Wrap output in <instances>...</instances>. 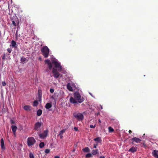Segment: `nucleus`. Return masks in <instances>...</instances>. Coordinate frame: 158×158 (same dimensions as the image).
I'll return each mask as SVG.
<instances>
[{"mask_svg":"<svg viewBox=\"0 0 158 158\" xmlns=\"http://www.w3.org/2000/svg\"><path fill=\"white\" fill-rule=\"evenodd\" d=\"M11 44L12 47L15 48L17 47L18 45L16 44V42L14 40H12L11 41Z\"/></svg>","mask_w":158,"mask_h":158,"instance_id":"dca6fc26","label":"nucleus"},{"mask_svg":"<svg viewBox=\"0 0 158 158\" xmlns=\"http://www.w3.org/2000/svg\"><path fill=\"white\" fill-rule=\"evenodd\" d=\"M82 150L84 152H89L90 151L88 147H86L85 148H83L82 149Z\"/></svg>","mask_w":158,"mask_h":158,"instance_id":"aec40b11","label":"nucleus"},{"mask_svg":"<svg viewBox=\"0 0 158 158\" xmlns=\"http://www.w3.org/2000/svg\"><path fill=\"white\" fill-rule=\"evenodd\" d=\"M137 147H135L133 146L132 147H131V148H130L128 150V152H131L132 153H134L135 152H136L137 151Z\"/></svg>","mask_w":158,"mask_h":158,"instance_id":"f8f14e48","label":"nucleus"},{"mask_svg":"<svg viewBox=\"0 0 158 158\" xmlns=\"http://www.w3.org/2000/svg\"><path fill=\"white\" fill-rule=\"evenodd\" d=\"M12 22L14 26H16L17 25L16 23H15V22L14 21V20L12 21Z\"/></svg>","mask_w":158,"mask_h":158,"instance_id":"4c0bfd02","label":"nucleus"},{"mask_svg":"<svg viewBox=\"0 0 158 158\" xmlns=\"http://www.w3.org/2000/svg\"><path fill=\"white\" fill-rule=\"evenodd\" d=\"M98 121H99V122L100 123H101V121H100V119H99V120Z\"/></svg>","mask_w":158,"mask_h":158,"instance_id":"8fccbe9b","label":"nucleus"},{"mask_svg":"<svg viewBox=\"0 0 158 158\" xmlns=\"http://www.w3.org/2000/svg\"><path fill=\"white\" fill-rule=\"evenodd\" d=\"M98 142H97L96 144H94V147H93V148H96L98 144Z\"/></svg>","mask_w":158,"mask_h":158,"instance_id":"72a5a7b5","label":"nucleus"},{"mask_svg":"<svg viewBox=\"0 0 158 158\" xmlns=\"http://www.w3.org/2000/svg\"><path fill=\"white\" fill-rule=\"evenodd\" d=\"M67 89L70 91H73V88L71 85V84L70 83H68L67 84Z\"/></svg>","mask_w":158,"mask_h":158,"instance_id":"f3484780","label":"nucleus"},{"mask_svg":"<svg viewBox=\"0 0 158 158\" xmlns=\"http://www.w3.org/2000/svg\"><path fill=\"white\" fill-rule=\"evenodd\" d=\"M44 146V142H41L39 144V147L40 148H43Z\"/></svg>","mask_w":158,"mask_h":158,"instance_id":"b1692460","label":"nucleus"},{"mask_svg":"<svg viewBox=\"0 0 158 158\" xmlns=\"http://www.w3.org/2000/svg\"><path fill=\"white\" fill-rule=\"evenodd\" d=\"M7 51L9 53H10L12 51L11 48H8Z\"/></svg>","mask_w":158,"mask_h":158,"instance_id":"f704fd0d","label":"nucleus"},{"mask_svg":"<svg viewBox=\"0 0 158 158\" xmlns=\"http://www.w3.org/2000/svg\"><path fill=\"white\" fill-rule=\"evenodd\" d=\"M50 91L51 93H53L54 92V89H51L50 90Z\"/></svg>","mask_w":158,"mask_h":158,"instance_id":"58836bf2","label":"nucleus"},{"mask_svg":"<svg viewBox=\"0 0 158 158\" xmlns=\"http://www.w3.org/2000/svg\"><path fill=\"white\" fill-rule=\"evenodd\" d=\"M26 60V58L24 57H21V61L22 62H25Z\"/></svg>","mask_w":158,"mask_h":158,"instance_id":"c756f323","label":"nucleus"},{"mask_svg":"<svg viewBox=\"0 0 158 158\" xmlns=\"http://www.w3.org/2000/svg\"><path fill=\"white\" fill-rule=\"evenodd\" d=\"M11 129L12 131L13 132L14 135H15V132L16 131L17 127L15 125H12L11 126Z\"/></svg>","mask_w":158,"mask_h":158,"instance_id":"9b49d317","label":"nucleus"},{"mask_svg":"<svg viewBox=\"0 0 158 158\" xmlns=\"http://www.w3.org/2000/svg\"><path fill=\"white\" fill-rule=\"evenodd\" d=\"M74 146L76 147H77V145H76V144H75L74 145Z\"/></svg>","mask_w":158,"mask_h":158,"instance_id":"09e8293b","label":"nucleus"},{"mask_svg":"<svg viewBox=\"0 0 158 158\" xmlns=\"http://www.w3.org/2000/svg\"><path fill=\"white\" fill-rule=\"evenodd\" d=\"M131 140L132 141V144L134 143V142H135L136 143H140L141 141V140L137 137H134L131 139Z\"/></svg>","mask_w":158,"mask_h":158,"instance_id":"0eeeda50","label":"nucleus"},{"mask_svg":"<svg viewBox=\"0 0 158 158\" xmlns=\"http://www.w3.org/2000/svg\"><path fill=\"white\" fill-rule=\"evenodd\" d=\"M153 156L156 158H158V151L154 150L152 152Z\"/></svg>","mask_w":158,"mask_h":158,"instance_id":"ddd939ff","label":"nucleus"},{"mask_svg":"<svg viewBox=\"0 0 158 158\" xmlns=\"http://www.w3.org/2000/svg\"><path fill=\"white\" fill-rule=\"evenodd\" d=\"M69 101L70 103L73 104H75L77 103V101L74 98L72 97H71L69 99Z\"/></svg>","mask_w":158,"mask_h":158,"instance_id":"1a4fd4ad","label":"nucleus"},{"mask_svg":"<svg viewBox=\"0 0 158 158\" xmlns=\"http://www.w3.org/2000/svg\"><path fill=\"white\" fill-rule=\"evenodd\" d=\"M108 130L110 132H112L114 131V129L111 127H108Z\"/></svg>","mask_w":158,"mask_h":158,"instance_id":"a878e982","label":"nucleus"},{"mask_svg":"<svg viewBox=\"0 0 158 158\" xmlns=\"http://www.w3.org/2000/svg\"><path fill=\"white\" fill-rule=\"evenodd\" d=\"M42 111L41 110L39 109L37 111V114L38 116H40L42 114Z\"/></svg>","mask_w":158,"mask_h":158,"instance_id":"412c9836","label":"nucleus"},{"mask_svg":"<svg viewBox=\"0 0 158 158\" xmlns=\"http://www.w3.org/2000/svg\"><path fill=\"white\" fill-rule=\"evenodd\" d=\"M52 64L55 65V67L52 69V73L53 76L56 78L59 77L60 75L59 73L57 71V70L59 71H60L61 70L62 68L60 66V64L57 61L53 60L52 61Z\"/></svg>","mask_w":158,"mask_h":158,"instance_id":"f257e3e1","label":"nucleus"},{"mask_svg":"<svg viewBox=\"0 0 158 158\" xmlns=\"http://www.w3.org/2000/svg\"><path fill=\"white\" fill-rule=\"evenodd\" d=\"M42 55L45 58H47L49 55V50L47 46L43 47L41 49Z\"/></svg>","mask_w":158,"mask_h":158,"instance_id":"f03ea898","label":"nucleus"},{"mask_svg":"<svg viewBox=\"0 0 158 158\" xmlns=\"http://www.w3.org/2000/svg\"><path fill=\"white\" fill-rule=\"evenodd\" d=\"M98 149L93 150L92 151V154L94 155H96L98 153Z\"/></svg>","mask_w":158,"mask_h":158,"instance_id":"4be33fe9","label":"nucleus"},{"mask_svg":"<svg viewBox=\"0 0 158 158\" xmlns=\"http://www.w3.org/2000/svg\"><path fill=\"white\" fill-rule=\"evenodd\" d=\"M10 123L11 124H15V122L14 120L12 119H11L10 120Z\"/></svg>","mask_w":158,"mask_h":158,"instance_id":"c9c22d12","label":"nucleus"},{"mask_svg":"<svg viewBox=\"0 0 158 158\" xmlns=\"http://www.w3.org/2000/svg\"><path fill=\"white\" fill-rule=\"evenodd\" d=\"M6 54L5 53H4L3 54V55L2 56V59L3 60H5V58H6Z\"/></svg>","mask_w":158,"mask_h":158,"instance_id":"7c9ffc66","label":"nucleus"},{"mask_svg":"<svg viewBox=\"0 0 158 158\" xmlns=\"http://www.w3.org/2000/svg\"><path fill=\"white\" fill-rule=\"evenodd\" d=\"M29 157L30 158H35L33 154L31 152H30L29 154Z\"/></svg>","mask_w":158,"mask_h":158,"instance_id":"c85d7f7f","label":"nucleus"},{"mask_svg":"<svg viewBox=\"0 0 158 158\" xmlns=\"http://www.w3.org/2000/svg\"><path fill=\"white\" fill-rule=\"evenodd\" d=\"M92 154H91L90 153H88L85 155V157L86 158L91 157L92 156Z\"/></svg>","mask_w":158,"mask_h":158,"instance_id":"393cba45","label":"nucleus"},{"mask_svg":"<svg viewBox=\"0 0 158 158\" xmlns=\"http://www.w3.org/2000/svg\"><path fill=\"white\" fill-rule=\"evenodd\" d=\"M31 106L29 105H25L23 107L24 109L26 111H30Z\"/></svg>","mask_w":158,"mask_h":158,"instance_id":"2eb2a0df","label":"nucleus"},{"mask_svg":"<svg viewBox=\"0 0 158 158\" xmlns=\"http://www.w3.org/2000/svg\"><path fill=\"white\" fill-rule=\"evenodd\" d=\"M59 135L60 138V139H62L63 137L62 135L59 134Z\"/></svg>","mask_w":158,"mask_h":158,"instance_id":"a19ab883","label":"nucleus"},{"mask_svg":"<svg viewBox=\"0 0 158 158\" xmlns=\"http://www.w3.org/2000/svg\"><path fill=\"white\" fill-rule=\"evenodd\" d=\"M36 142V140L33 137H28L27 139V144L28 146H31Z\"/></svg>","mask_w":158,"mask_h":158,"instance_id":"39448f33","label":"nucleus"},{"mask_svg":"<svg viewBox=\"0 0 158 158\" xmlns=\"http://www.w3.org/2000/svg\"><path fill=\"white\" fill-rule=\"evenodd\" d=\"M75 149H74L73 150V151H73V152H75Z\"/></svg>","mask_w":158,"mask_h":158,"instance_id":"de8ad7c7","label":"nucleus"},{"mask_svg":"<svg viewBox=\"0 0 158 158\" xmlns=\"http://www.w3.org/2000/svg\"><path fill=\"white\" fill-rule=\"evenodd\" d=\"M54 158H60V156H55Z\"/></svg>","mask_w":158,"mask_h":158,"instance_id":"c03bdc74","label":"nucleus"},{"mask_svg":"<svg viewBox=\"0 0 158 158\" xmlns=\"http://www.w3.org/2000/svg\"><path fill=\"white\" fill-rule=\"evenodd\" d=\"M45 63L47 64H49L51 63L50 61L49 60L47 59L45 60Z\"/></svg>","mask_w":158,"mask_h":158,"instance_id":"cd10ccee","label":"nucleus"},{"mask_svg":"<svg viewBox=\"0 0 158 158\" xmlns=\"http://www.w3.org/2000/svg\"><path fill=\"white\" fill-rule=\"evenodd\" d=\"M39 60L40 61H41L42 60V58L41 57H39Z\"/></svg>","mask_w":158,"mask_h":158,"instance_id":"a18cd8bd","label":"nucleus"},{"mask_svg":"<svg viewBox=\"0 0 158 158\" xmlns=\"http://www.w3.org/2000/svg\"><path fill=\"white\" fill-rule=\"evenodd\" d=\"M52 63H50L49 64H48V68L49 69V70L51 69L52 68Z\"/></svg>","mask_w":158,"mask_h":158,"instance_id":"bb28decb","label":"nucleus"},{"mask_svg":"<svg viewBox=\"0 0 158 158\" xmlns=\"http://www.w3.org/2000/svg\"><path fill=\"white\" fill-rule=\"evenodd\" d=\"M73 116L78 121H81L84 118V116L82 113L75 112L73 113Z\"/></svg>","mask_w":158,"mask_h":158,"instance_id":"20e7f679","label":"nucleus"},{"mask_svg":"<svg viewBox=\"0 0 158 158\" xmlns=\"http://www.w3.org/2000/svg\"><path fill=\"white\" fill-rule=\"evenodd\" d=\"M129 133L130 134H131L132 133V131L131 130H129Z\"/></svg>","mask_w":158,"mask_h":158,"instance_id":"49530a36","label":"nucleus"},{"mask_svg":"<svg viewBox=\"0 0 158 158\" xmlns=\"http://www.w3.org/2000/svg\"><path fill=\"white\" fill-rule=\"evenodd\" d=\"M74 129L75 131H78V128L77 127H75L74 128Z\"/></svg>","mask_w":158,"mask_h":158,"instance_id":"79ce46f5","label":"nucleus"},{"mask_svg":"<svg viewBox=\"0 0 158 158\" xmlns=\"http://www.w3.org/2000/svg\"><path fill=\"white\" fill-rule=\"evenodd\" d=\"M65 132V130L64 129H63V130H62L60 132V134H62H62L64 133V132Z\"/></svg>","mask_w":158,"mask_h":158,"instance_id":"473e14b6","label":"nucleus"},{"mask_svg":"<svg viewBox=\"0 0 158 158\" xmlns=\"http://www.w3.org/2000/svg\"><path fill=\"white\" fill-rule=\"evenodd\" d=\"M99 157L100 158H105V156H101Z\"/></svg>","mask_w":158,"mask_h":158,"instance_id":"37998d69","label":"nucleus"},{"mask_svg":"<svg viewBox=\"0 0 158 158\" xmlns=\"http://www.w3.org/2000/svg\"><path fill=\"white\" fill-rule=\"evenodd\" d=\"M38 103L37 100H35L33 102V106H38Z\"/></svg>","mask_w":158,"mask_h":158,"instance_id":"5701e85b","label":"nucleus"},{"mask_svg":"<svg viewBox=\"0 0 158 158\" xmlns=\"http://www.w3.org/2000/svg\"><path fill=\"white\" fill-rule=\"evenodd\" d=\"M74 97L79 103H81L84 101V98L78 92H75L74 94Z\"/></svg>","mask_w":158,"mask_h":158,"instance_id":"7ed1b4c3","label":"nucleus"},{"mask_svg":"<svg viewBox=\"0 0 158 158\" xmlns=\"http://www.w3.org/2000/svg\"><path fill=\"white\" fill-rule=\"evenodd\" d=\"M42 95V91L41 90H38V98L39 100V101H40L41 100V97Z\"/></svg>","mask_w":158,"mask_h":158,"instance_id":"4468645a","label":"nucleus"},{"mask_svg":"<svg viewBox=\"0 0 158 158\" xmlns=\"http://www.w3.org/2000/svg\"><path fill=\"white\" fill-rule=\"evenodd\" d=\"M42 124L41 123L38 122L36 123L35 125L34 129L35 130H37L41 126Z\"/></svg>","mask_w":158,"mask_h":158,"instance_id":"6e6552de","label":"nucleus"},{"mask_svg":"<svg viewBox=\"0 0 158 158\" xmlns=\"http://www.w3.org/2000/svg\"><path fill=\"white\" fill-rule=\"evenodd\" d=\"M94 140L96 142V143L97 142H98V143H101L102 142V140L101 138L100 137H98L96 138H95L94 139Z\"/></svg>","mask_w":158,"mask_h":158,"instance_id":"a211bd4d","label":"nucleus"},{"mask_svg":"<svg viewBox=\"0 0 158 158\" xmlns=\"http://www.w3.org/2000/svg\"><path fill=\"white\" fill-rule=\"evenodd\" d=\"M90 127L91 128H94L95 127V125H90Z\"/></svg>","mask_w":158,"mask_h":158,"instance_id":"e433bc0d","label":"nucleus"},{"mask_svg":"<svg viewBox=\"0 0 158 158\" xmlns=\"http://www.w3.org/2000/svg\"><path fill=\"white\" fill-rule=\"evenodd\" d=\"M0 143H1L0 145H1V149H4V150L5 149V147L4 146V140L3 138H2L1 139Z\"/></svg>","mask_w":158,"mask_h":158,"instance_id":"9d476101","label":"nucleus"},{"mask_svg":"<svg viewBox=\"0 0 158 158\" xmlns=\"http://www.w3.org/2000/svg\"><path fill=\"white\" fill-rule=\"evenodd\" d=\"M2 85L3 86H5L6 85V83L5 81H3L2 82Z\"/></svg>","mask_w":158,"mask_h":158,"instance_id":"ea45409f","label":"nucleus"},{"mask_svg":"<svg viewBox=\"0 0 158 158\" xmlns=\"http://www.w3.org/2000/svg\"><path fill=\"white\" fill-rule=\"evenodd\" d=\"M50 150L49 149H46L45 151V153L47 154L50 152Z\"/></svg>","mask_w":158,"mask_h":158,"instance_id":"2f4dec72","label":"nucleus"},{"mask_svg":"<svg viewBox=\"0 0 158 158\" xmlns=\"http://www.w3.org/2000/svg\"><path fill=\"white\" fill-rule=\"evenodd\" d=\"M52 106V104L49 103H47L45 106V107L47 109H49Z\"/></svg>","mask_w":158,"mask_h":158,"instance_id":"6ab92c4d","label":"nucleus"},{"mask_svg":"<svg viewBox=\"0 0 158 158\" xmlns=\"http://www.w3.org/2000/svg\"><path fill=\"white\" fill-rule=\"evenodd\" d=\"M48 133V130L44 131L43 132L39 135V136L41 139H44L47 137Z\"/></svg>","mask_w":158,"mask_h":158,"instance_id":"423d86ee","label":"nucleus"}]
</instances>
